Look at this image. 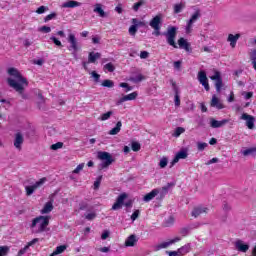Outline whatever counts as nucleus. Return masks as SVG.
<instances>
[{
	"label": "nucleus",
	"mask_w": 256,
	"mask_h": 256,
	"mask_svg": "<svg viewBox=\"0 0 256 256\" xmlns=\"http://www.w3.org/2000/svg\"><path fill=\"white\" fill-rule=\"evenodd\" d=\"M8 74L11 75L13 78H8L7 83L9 87H12L14 91H17L19 95H21L22 99H27V94L24 93L25 87L24 85H27V79L21 75V72L17 70V68H9Z\"/></svg>",
	"instance_id": "nucleus-1"
},
{
	"label": "nucleus",
	"mask_w": 256,
	"mask_h": 256,
	"mask_svg": "<svg viewBox=\"0 0 256 256\" xmlns=\"http://www.w3.org/2000/svg\"><path fill=\"white\" fill-rule=\"evenodd\" d=\"M97 159L102 161L98 166L100 170L108 169L110 165H113V163H115V158H113V155L105 151H99L97 153Z\"/></svg>",
	"instance_id": "nucleus-2"
},
{
	"label": "nucleus",
	"mask_w": 256,
	"mask_h": 256,
	"mask_svg": "<svg viewBox=\"0 0 256 256\" xmlns=\"http://www.w3.org/2000/svg\"><path fill=\"white\" fill-rule=\"evenodd\" d=\"M177 29L176 26H168L167 31L163 33L168 45L174 47V49L178 48L177 43H175V39H177Z\"/></svg>",
	"instance_id": "nucleus-3"
},
{
	"label": "nucleus",
	"mask_w": 256,
	"mask_h": 256,
	"mask_svg": "<svg viewBox=\"0 0 256 256\" xmlns=\"http://www.w3.org/2000/svg\"><path fill=\"white\" fill-rule=\"evenodd\" d=\"M38 225V231L43 233L49 225V216H39L32 220L31 228H35Z\"/></svg>",
	"instance_id": "nucleus-4"
},
{
	"label": "nucleus",
	"mask_w": 256,
	"mask_h": 256,
	"mask_svg": "<svg viewBox=\"0 0 256 256\" xmlns=\"http://www.w3.org/2000/svg\"><path fill=\"white\" fill-rule=\"evenodd\" d=\"M68 43L70 44L67 49L72 52L73 57H77V52L81 49L79 46V41H77V37L75 34L70 33L67 38Z\"/></svg>",
	"instance_id": "nucleus-5"
},
{
	"label": "nucleus",
	"mask_w": 256,
	"mask_h": 256,
	"mask_svg": "<svg viewBox=\"0 0 256 256\" xmlns=\"http://www.w3.org/2000/svg\"><path fill=\"white\" fill-rule=\"evenodd\" d=\"M149 25L154 29L153 35L159 37V35H161V27H163V19L161 18V15H156L151 19Z\"/></svg>",
	"instance_id": "nucleus-6"
},
{
	"label": "nucleus",
	"mask_w": 256,
	"mask_h": 256,
	"mask_svg": "<svg viewBox=\"0 0 256 256\" xmlns=\"http://www.w3.org/2000/svg\"><path fill=\"white\" fill-rule=\"evenodd\" d=\"M197 79L202 87H204L205 91H210L209 87V79L207 78V72L205 70H201L198 72Z\"/></svg>",
	"instance_id": "nucleus-7"
},
{
	"label": "nucleus",
	"mask_w": 256,
	"mask_h": 256,
	"mask_svg": "<svg viewBox=\"0 0 256 256\" xmlns=\"http://www.w3.org/2000/svg\"><path fill=\"white\" fill-rule=\"evenodd\" d=\"M200 18H201V10L197 9L187 22L186 33H191V29L193 28V23H196Z\"/></svg>",
	"instance_id": "nucleus-8"
},
{
	"label": "nucleus",
	"mask_w": 256,
	"mask_h": 256,
	"mask_svg": "<svg viewBox=\"0 0 256 256\" xmlns=\"http://www.w3.org/2000/svg\"><path fill=\"white\" fill-rule=\"evenodd\" d=\"M187 157H189V149L187 148H182L180 151H178L174 157V159L171 162V166L173 167V165L179 163L180 159H187Z\"/></svg>",
	"instance_id": "nucleus-9"
},
{
	"label": "nucleus",
	"mask_w": 256,
	"mask_h": 256,
	"mask_svg": "<svg viewBox=\"0 0 256 256\" xmlns=\"http://www.w3.org/2000/svg\"><path fill=\"white\" fill-rule=\"evenodd\" d=\"M212 81H215V88L217 93H221V88L223 87V78H221V72L215 71L214 75L210 77Z\"/></svg>",
	"instance_id": "nucleus-10"
},
{
	"label": "nucleus",
	"mask_w": 256,
	"mask_h": 256,
	"mask_svg": "<svg viewBox=\"0 0 256 256\" xmlns=\"http://www.w3.org/2000/svg\"><path fill=\"white\" fill-rule=\"evenodd\" d=\"M45 181H47V179L46 178H42L39 181H37L34 185L26 186L25 187L26 195L28 197L33 195V193H35V190L39 189V187H41V185H43L45 183Z\"/></svg>",
	"instance_id": "nucleus-11"
},
{
	"label": "nucleus",
	"mask_w": 256,
	"mask_h": 256,
	"mask_svg": "<svg viewBox=\"0 0 256 256\" xmlns=\"http://www.w3.org/2000/svg\"><path fill=\"white\" fill-rule=\"evenodd\" d=\"M125 199H127V194L126 193L120 194L117 197L116 202L112 206V211H119V209H122L123 205H125Z\"/></svg>",
	"instance_id": "nucleus-12"
},
{
	"label": "nucleus",
	"mask_w": 256,
	"mask_h": 256,
	"mask_svg": "<svg viewBox=\"0 0 256 256\" xmlns=\"http://www.w3.org/2000/svg\"><path fill=\"white\" fill-rule=\"evenodd\" d=\"M240 119L242 121H246V127H248L249 129H255V116L243 113L240 116Z\"/></svg>",
	"instance_id": "nucleus-13"
},
{
	"label": "nucleus",
	"mask_w": 256,
	"mask_h": 256,
	"mask_svg": "<svg viewBox=\"0 0 256 256\" xmlns=\"http://www.w3.org/2000/svg\"><path fill=\"white\" fill-rule=\"evenodd\" d=\"M229 121H231L230 119H222V120H215V118H211L210 119V127H212V129H219L221 127H225V125H227V123H229Z\"/></svg>",
	"instance_id": "nucleus-14"
},
{
	"label": "nucleus",
	"mask_w": 256,
	"mask_h": 256,
	"mask_svg": "<svg viewBox=\"0 0 256 256\" xmlns=\"http://www.w3.org/2000/svg\"><path fill=\"white\" fill-rule=\"evenodd\" d=\"M173 183H168L166 186L162 187V189H159V193L157 195V199H159L160 201H163V199H165V195H167V193H169V189H171V187H173Z\"/></svg>",
	"instance_id": "nucleus-15"
},
{
	"label": "nucleus",
	"mask_w": 256,
	"mask_h": 256,
	"mask_svg": "<svg viewBox=\"0 0 256 256\" xmlns=\"http://www.w3.org/2000/svg\"><path fill=\"white\" fill-rule=\"evenodd\" d=\"M178 241H181V237H175L174 239H172L168 242H163V243L157 245L155 250L161 251V249H167V247H169L170 245H173V243H178Z\"/></svg>",
	"instance_id": "nucleus-16"
},
{
	"label": "nucleus",
	"mask_w": 256,
	"mask_h": 256,
	"mask_svg": "<svg viewBox=\"0 0 256 256\" xmlns=\"http://www.w3.org/2000/svg\"><path fill=\"white\" fill-rule=\"evenodd\" d=\"M172 89L175 93V95H174L175 107H180V105H181V96H179V87H177V84L173 81H172Z\"/></svg>",
	"instance_id": "nucleus-17"
},
{
	"label": "nucleus",
	"mask_w": 256,
	"mask_h": 256,
	"mask_svg": "<svg viewBox=\"0 0 256 256\" xmlns=\"http://www.w3.org/2000/svg\"><path fill=\"white\" fill-rule=\"evenodd\" d=\"M235 248L237 251H240V253H247V251H249V244H245L243 240H237L235 242Z\"/></svg>",
	"instance_id": "nucleus-18"
},
{
	"label": "nucleus",
	"mask_w": 256,
	"mask_h": 256,
	"mask_svg": "<svg viewBox=\"0 0 256 256\" xmlns=\"http://www.w3.org/2000/svg\"><path fill=\"white\" fill-rule=\"evenodd\" d=\"M178 45L180 49H185L187 53H191V51H193V49H191V44L187 42L185 38H180L178 40Z\"/></svg>",
	"instance_id": "nucleus-19"
},
{
	"label": "nucleus",
	"mask_w": 256,
	"mask_h": 256,
	"mask_svg": "<svg viewBox=\"0 0 256 256\" xmlns=\"http://www.w3.org/2000/svg\"><path fill=\"white\" fill-rule=\"evenodd\" d=\"M137 95V92H132L128 95H125L119 99L117 105H121L122 103H125V101H135V99H137Z\"/></svg>",
	"instance_id": "nucleus-20"
},
{
	"label": "nucleus",
	"mask_w": 256,
	"mask_h": 256,
	"mask_svg": "<svg viewBox=\"0 0 256 256\" xmlns=\"http://www.w3.org/2000/svg\"><path fill=\"white\" fill-rule=\"evenodd\" d=\"M241 38V34H229L227 41L228 43H230V47H232V49H235L236 45H237V41H239V39Z\"/></svg>",
	"instance_id": "nucleus-21"
},
{
	"label": "nucleus",
	"mask_w": 256,
	"mask_h": 256,
	"mask_svg": "<svg viewBox=\"0 0 256 256\" xmlns=\"http://www.w3.org/2000/svg\"><path fill=\"white\" fill-rule=\"evenodd\" d=\"M23 141V134H21L20 132L16 133L14 139V147H16L18 151H21V145H23Z\"/></svg>",
	"instance_id": "nucleus-22"
},
{
	"label": "nucleus",
	"mask_w": 256,
	"mask_h": 256,
	"mask_svg": "<svg viewBox=\"0 0 256 256\" xmlns=\"http://www.w3.org/2000/svg\"><path fill=\"white\" fill-rule=\"evenodd\" d=\"M157 195H159V189H153L150 193L146 194L144 197H143V201L145 203H149V201H153V198L154 197H157Z\"/></svg>",
	"instance_id": "nucleus-23"
},
{
	"label": "nucleus",
	"mask_w": 256,
	"mask_h": 256,
	"mask_svg": "<svg viewBox=\"0 0 256 256\" xmlns=\"http://www.w3.org/2000/svg\"><path fill=\"white\" fill-rule=\"evenodd\" d=\"M62 7L64 9H75V7H81V2L70 0V1L64 2L62 4Z\"/></svg>",
	"instance_id": "nucleus-24"
},
{
	"label": "nucleus",
	"mask_w": 256,
	"mask_h": 256,
	"mask_svg": "<svg viewBox=\"0 0 256 256\" xmlns=\"http://www.w3.org/2000/svg\"><path fill=\"white\" fill-rule=\"evenodd\" d=\"M203 213H207V207L198 206L193 209L191 215H192V217L197 218V217H199V215H203Z\"/></svg>",
	"instance_id": "nucleus-25"
},
{
	"label": "nucleus",
	"mask_w": 256,
	"mask_h": 256,
	"mask_svg": "<svg viewBox=\"0 0 256 256\" xmlns=\"http://www.w3.org/2000/svg\"><path fill=\"white\" fill-rule=\"evenodd\" d=\"M137 236L135 234L130 235L126 241H125V246L126 247H135L137 244Z\"/></svg>",
	"instance_id": "nucleus-26"
},
{
	"label": "nucleus",
	"mask_w": 256,
	"mask_h": 256,
	"mask_svg": "<svg viewBox=\"0 0 256 256\" xmlns=\"http://www.w3.org/2000/svg\"><path fill=\"white\" fill-rule=\"evenodd\" d=\"M191 251V244H186L177 250L179 256L187 255Z\"/></svg>",
	"instance_id": "nucleus-27"
},
{
	"label": "nucleus",
	"mask_w": 256,
	"mask_h": 256,
	"mask_svg": "<svg viewBox=\"0 0 256 256\" xmlns=\"http://www.w3.org/2000/svg\"><path fill=\"white\" fill-rule=\"evenodd\" d=\"M97 59H101V53L99 52H90L89 56H88V63H95V61H97Z\"/></svg>",
	"instance_id": "nucleus-28"
},
{
	"label": "nucleus",
	"mask_w": 256,
	"mask_h": 256,
	"mask_svg": "<svg viewBox=\"0 0 256 256\" xmlns=\"http://www.w3.org/2000/svg\"><path fill=\"white\" fill-rule=\"evenodd\" d=\"M132 23H133V25L130 26L128 31L132 37H135V35H137V18H133Z\"/></svg>",
	"instance_id": "nucleus-29"
},
{
	"label": "nucleus",
	"mask_w": 256,
	"mask_h": 256,
	"mask_svg": "<svg viewBox=\"0 0 256 256\" xmlns=\"http://www.w3.org/2000/svg\"><path fill=\"white\" fill-rule=\"evenodd\" d=\"M211 107H216V109H223V104L219 102V98H217L215 95L212 96Z\"/></svg>",
	"instance_id": "nucleus-30"
},
{
	"label": "nucleus",
	"mask_w": 256,
	"mask_h": 256,
	"mask_svg": "<svg viewBox=\"0 0 256 256\" xmlns=\"http://www.w3.org/2000/svg\"><path fill=\"white\" fill-rule=\"evenodd\" d=\"M53 211V203L52 202H47L43 209L41 210V214L45 215L47 213H51Z\"/></svg>",
	"instance_id": "nucleus-31"
},
{
	"label": "nucleus",
	"mask_w": 256,
	"mask_h": 256,
	"mask_svg": "<svg viewBox=\"0 0 256 256\" xmlns=\"http://www.w3.org/2000/svg\"><path fill=\"white\" fill-rule=\"evenodd\" d=\"M121 127H123V123L118 121L116 126L109 131V135H117L121 131Z\"/></svg>",
	"instance_id": "nucleus-32"
},
{
	"label": "nucleus",
	"mask_w": 256,
	"mask_h": 256,
	"mask_svg": "<svg viewBox=\"0 0 256 256\" xmlns=\"http://www.w3.org/2000/svg\"><path fill=\"white\" fill-rule=\"evenodd\" d=\"M94 13H98V15H99L100 17H107V15L105 14V11H104L103 8L101 7V4H96V5H95Z\"/></svg>",
	"instance_id": "nucleus-33"
},
{
	"label": "nucleus",
	"mask_w": 256,
	"mask_h": 256,
	"mask_svg": "<svg viewBox=\"0 0 256 256\" xmlns=\"http://www.w3.org/2000/svg\"><path fill=\"white\" fill-rule=\"evenodd\" d=\"M145 76H143L142 74H138L136 76L130 77L129 81H131L132 83H141V81H144Z\"/></svg>",
	"instance_id": "nucleus-34"
},
{
	"label": "nucleus",
	"mask_w": 256,
	"mask_h": 256,
	"mask_svg": "<svg viewBox=\"0 0 256 256\" xmlns=\"http://www.w3.org/2000/svg\"><path fill=\"white\" fill-rule=\"evenodd\" d=\"M67 249V246L61 245L56 247L55 251L50 256L61 255Z\"/></svg>",
	"instance_id": "nucleus-35"
},
{
	"label": "nucleus",
	"mask_w": 256,
	"mask_h": 256,
	"mask_svg": "<svg viewBox=\"0 0 256 256\" xmlns=\"http://www.w3.org/2000/svg\"><path fill=\"white\" fill-rule=\"evenodd\" d=\"M102 87H108V89H111V88L115 87V82H113V80H109V79L103 80Z\"/></svg>",
	"instance_id": "nucleus-36"
},
{
	"label": "nucleus",
	"mask_w": 256,
	"mask_h": 256,
	"mask_svg": "<svg viewBox=\"0 0 256 256\" xmlns=\"http://www.w3.org/2000/svg\"><path fill=\"white\" fill-rule=\"evenodd\" d=\"M242 155L244 157H249V155H253V153H256V148H248L241 151Z\"/></svg>",
	"instance_id": "nucleus-37"
},
{
	"label": "nucleus",
	"mask_w": 256,
	"mask_h": 256,
	"mask_svg": "<svg viewBox=\"0 0 256 256\" xmlns=\"http://www.w3.org/2000/svg\"><path fill=\"white\" fill-rule=\"evenodd\" d=\"M185 9V3H179L174 5V13H181Z\"/></svg>",
	"instance_id": "nucleus-38"
},
{
	"label": "nucleus",
	"mask_w": 256,
	"mask_h": 256,
	"mask_svg": "<svg viewBox=\"0 0 256 256\" xmlns=\"http://www.w3.org/2000/svg\"><path fill=\"white\" fill-rule=\"evenodd\" d=\"M10 248L9 246H0V256L9 255Z\"/></svg>",
	"instance_id": "nucleus-39"
},
{
	"label": "nucleus",
	"mask_w": 256,
	"mask_h": 256,
	"mask_svg": "<svg viewBox=\"0 0 256 256\" xmlns=\"http://www.w3.org/2000/svg\"><path fill=\"white\" fill-rule=\"evenodd\" d=\"M104 71H108L109 73H113V71H115V65H113V63H107L106 65H104Z\"/></svg>",
	"instance_id": "nucleus-40"
},
{
	"label": "nucleus",
	"mask_w": 256,
	"mask_h": 256,
	"mask_svg": "<svg viewBox=\"0 0 256 256\" xmlns=\"http://www.w3.org/2000/svg\"><path fill=\"white\" fill-rule=\"evenodd\" d=\"M131 149L137 153V151H141V144L139 142L133 141L131 144Z\"/></svg>",
	"instance_id": "nucleus-41"
},
{
	"label": "nucleus",
	"mask_w": 256,
	"mask_h": 256,
	"mask_svg": "<svg viewBox=\"0 0 256 256\" xmlns=\"http://www.w3.org/2000/svg\"><path fill=\"white\" fill-rule=\"evenodd\" d=\"M207 147H209V144H207L205 142H197L198 151H205V149H207Z\"/></svg>",
	"instance_id": "nucleus-42"
},
{
	"label": "nucleus",
	"mask_w": 256,
	"mask_h": 256,
	"mask_svg": "<svg viewBox=\"0 0 256 256\" xmlns=\"http://www.w3.org/2000/svg\"><path fill=\"white\" fill-rule=\"evenodd\" d=\"M168 163H169V160L167 159V157H163V158H161V160L159 162V167L161 169H165V167H167Z\"/></svg>",
	"instance_id": "nucleus-43"
},
{
	"label": "nucleus",
	"mask_w": 256,
	"mask_h": 256,
	"mask_svg": "<svg viewBox=\"0 0 256 256\" xmlns=\"http://www.w3.org/2000/svg\"><path fill=\"white\" fill-rule=\"evenodd\" d=\"M50 149H52V151H57L58 149H63V142H57L55 144H52L50 146Z\"/></svg>",
	"instance_id": "nucleus-44"
},
{
	"label": "nucleus",
	"mask_w": 256,
	"mask_h": 256,
	"mask_svg": "<svg viewBox=\"0 0 256 256\" xmlns=\"http://www.w3.org/2000/svg\"><path fill=\"white\" fill-rule=\"evenodd\" d=\"M111 115H113V111H108L101 115L100 121H107V119H110Z\"/></svg>",
	"instance_id": "nucleus-45"
},
{
	"label": "nucleus",
	"mask_w": 256,
	"mask_h": 256,
	"mask_svg": "<svg viewBox=\"0 0 256 256\" xmlns=\"http://www.w3.org/2000/svg\"><path fill=\"white\" fill-rule=\"evenodd\" d=\"M50 41H52L56 45V47H63L61 40L57 39V37L55 36H51Z\"/></svg>",
	"instance_id": "nucleus-46"
},
{
	"label": "nucleus",
	"mask_w": 256,
	"mask_h": 256,
	"mask_svg": "<svg viewBox=\"0 0 256 256\" xmlns=\"http://www.w3.org/2000/svg\"><path fill=\"white\" fill-rule=\"evenodd\" d=\"M145 5V0H140L139 2L135 3L133 5L134 11H139L140 7H143Z\"/></svg>",
	"instance_id": "nucleus-47"
},
{
	"label": "nucleus",
	"mask_w": 256,
	"mask_h": 256,
	"mask_svg": "<svg viewBox=\"0 0 256 256\" xmlns=\"http://www.w3.org/2000/svg\"><path fill=\"white\" fill-rule=\"evenodd\" d=\"M45 11H49V7L47 6H40L37 10L36 13L38 15H43V13H45Z\"/></svg>",
	"instance_id": "nucleus-48"
},
{
	"label": "nucleus",
	"mask_w": 256,
	"mask_h": 256,
	"mask_svg": "<svg viewBox=\"0 0 256 256\" xmlns=\"http://www.w3.org/2000/svg\"><path fill=\"white\" fill-rule=\"evenodd\" d=\"M191 231L190 228L184 227L180 229V235H182V237H187V235H189V232Z\"/></svg>",
	"instance_id": "nucleus-49"
},
{
	"label": "nucleus",
	"mask_w": 256,
	"mask_h": 256,
	"mask_svg": "<svg viewBox=\"0 0 256 256\" xmlns=\"http://www.w3.org/2000/svg\"><path fill=\"white\" fill-rule=\"evenodd\" d=\"M185 131L183 127H177L174 132V137H179Z\"/></svg>",
	"instance_id": "nucleus-50"
},
{
	"label": "nucleus",
	"mask_w": 256,
	"mask_h": 256,
	"mask_svg": "<svg viewBox=\"0 0 256 256\" xmlns=\"http://www.w3.org/2000/svg\"><path fill=\"white\" fill-rule=\"evenodd\" d=\"M91 76L93 77L95 83H99L101 75L97 74L95 71H92Z\"/></svg>",
	"instance_id": "nucleus-51"
},
{
	"label": "nucleus",
	"mask_w": 256,
	"mask_h": 256,
	"mask_svg": "<svg viewBox=\"0 0 256 256\" xmlns=\"http://www.w3.org/2000/svg\"><path fill=\"white\" fill-rule=\"evenodd\" d=\"M120 87L126 89V93H128V91H133V87L129 86V84L125 82L120 83Z\"/></svg>",
	"instance_id": "nucleus-52"
},
{
	"label": "nucleus",
	"mask_w": 256,
	"mask_h": 256,
	"mask_svg": "<svg viewBox=\"0 0 256 256\" xmlns=\"http://www.w3.org/2000/svg\"><path fill=\"white\" fill-rule=\"evenodd\" d=\"M55 17H57V13L53 12V13L47 15L44 18V21H45V23H47L48 21H51V19H55Z\"/></svg>",
	"instance_id": "nucleus-53"
},
{
	"label": "nucleus",
	"mask_w": 256,
	"mask_h": 256,
	"mask_svg": "<svg viewBox=\"0 0 256 256\" xmlns=\"http://www.w3.org/2000/svg\"><path fill=\"white\" fill-rule=\"evenodd\" d=\"M95 217H97V214L95 212L92 213H88L86 214L85 218L87 219V221H93V219H95Z\"/></svg>",
	"instance_id": "nucleus-54"
},
{
	"label": "nucleus",
	"mask_w": 256,
	"mask_h": 256,
	"mask_svg": "<svg viewBox=\"0 0 256 256\" xmlns=\"http://www.w3.org/2000/svg\"><path fill=\"white\" fill-rule=\"evenodd\" d=\"M83 167H85V163H81L79 164L74 170H73V173H79L81 171H83Z\"/></svg>",
	"instance_id": "nucleus-55"
},
{
	"label": "nucleus",
	"mask_w": 256,
	"mask_h": 256,
	"mask_svg": "<svg viewBox=\"0 0 256 256\" xmlns=\"http://www.w3.org/2000/svg\"><path fill=\"white\" fill-rule=\"evenodd\" d=\"M140 211L139 210H135L134 212H133V214L131 215V220L132 221H136L138 218H139V215H140Z\"/></svg>",
	"instance_id": "nucleus-56"
},
{
	"label": "nucleus",
	"mask_w": 256,
	"mask_h": 256,
	"mask_svg": "<svg viewBox=\"0 0 256 256\" xmlns=\"http://www.w3.org/2000/svg\"><path fill=\"white\" fill-rule=\"evenodd\" d=\"M92 43L94 44V45H99V43H101V37H99V36H93L92 37Z\"/></svg>",
	"instance_id": "nucleus-57"
},
{
	"label": "nucleus",
	"mask_w": 256,
	"mask_h": 256,
	"mask_svg": "<svg viewBox=\"0 0 256 256\" xmlns=\"http://www.w3.org/2000/svg\"><path fill=\"white\" fill-rule=\"evenodd\" d=\"M39 31H41L42 33H51V27L49 26H42Z\"/></svg>",
	"instance_id": "nucleus-58"
},
{
	"label": "nucleus",
	"mask_w": 256,
	"mask_h": 256,
	"mask_svg": "<svg viewBox=\"0 0 256 256\" xmlns=\"http://www.w3.org/2000/svg\"><path fill=\"white\" fill-rule=\"evenodd\" d=\"M27 249H29V246H25L24 248L20 249V250L18 251L17 256L25 255V254L27 253Z\"/></svg>",
	"instance_id": "nucleus-59"
},
{
	"label": "nucleus",
	"mask_w": 256,
	"mask_h": 256,
	"mask_svg": "<svg viewBox=\"0 0 256 256\" xmlns=\"http://www.w3.org/2000/svg\"><path fill=\"white\" fill-rule=\"evenodd\" d=\"M35 243H39V239L38 238H34L32 241L28 242L26 247H28V249H29L30 247H33V245H35Z\"/></svg>",
	"instance_id": "nucleus-60"
},
{
	"label": "nucleus",
	"mask_w": 256,
	"mask_h": 256,
	"mask_svg": "<svg viewBox=\"0 0 256 256\" xmlns=\"http://www.w3.org/2000/svg\"><path fill=\"white\" fill-rule=\"evenodd\" d=\"M147 57H149V52L147 51L140 52V59H147Z\"/></svg>",
	"instance_id": "nucleus-61"
},
{
	"label": "nucleus",
	"mask_w": 256,
	"mask_h": 256,
	"mask_svg": "<svg viewBox=\"0 0 256 256\" xmlns=\"http://www.w3.org/2000/svg\"><path fill=\"white\" fill-rule=\"evenodd\" d=\"M115 11H116V13H119V14L123 13V7H122V5H121V4H118V5L115 7Z\"/></svg>",
	"instance_id": "nucleus-62"
},
{
	"label": "nucleus",
	"mask_w": 256,
	"mask_h": 256,
	"mask_svg": "<svg viewBox=\"0 0 256 256\" xmlns=\"http://www.w3.org/2000/svg\"><path fill=\"white\" fill-rule=\"evenodd\" d=\"M243 95L246 100L251 99V97H253V92H244Z\"/></svg>",
	"instance_id": "nucleus-63"
},
{
	"label": "nucleus",
	"mask_w": 256,
	"mask_h": 256,
	"mask_svg": "<svg viewBox=\"0 0 256 256\" xmlns=\"http://www.w3.org/2000/svg\"><path fill=\"white\" fill-rule=\"evenodd\" d=\"M251 61H256V49H254L250 54Z\"/></svg>",
	"instance_id": "nucleus-64"
}]
</instances>
